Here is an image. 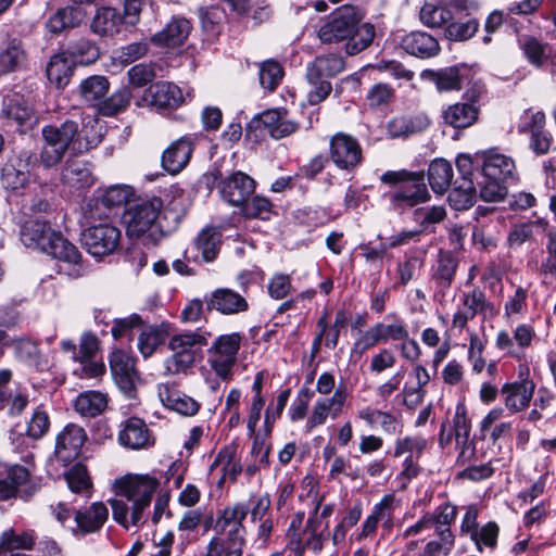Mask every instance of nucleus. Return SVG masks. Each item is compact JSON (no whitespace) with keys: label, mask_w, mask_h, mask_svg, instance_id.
<instances>
[{"label":"nucleus","mask_w":556,"mask_h":556,"mask_svg":"<svg viewBox=\"0 0 556 556\" xmlns=\"http://www.w3.org/2000/svg\"><path fill=\"white\" fill-rule=\"evenodd\" d=\"M65 480L70 490L74 493H80L91 486L87 468L81 464L74 465L65 473Z\"/></svg>","instance_id":"338daca9"},{"label":"nucleus","mask_w":556,"mask_h":556,"mask_svg":"<svg viewBox=\"0 0 556 556\" xmlns=\"http://www.w3.org/2000/svg\"><path fill=\"white\" fill-rule=\"evenodd\" d=\"M380 180L390 186H400L386 194L394 211L403 213L430 200V193L425 184L424 173H414L406 169L388 170Z\"/></svg>","instance_id":"39448f33"},{"label":"nucleus","mask_w":556,"mask_h":556,"mask_svg":"<svg viewBox=\"0 0 556 556\" xmlns=\"http://www.w3.org/2000/svg\"><path fill=\"white\" fill-rule=\"evenodd\" d=\"M166 331L159 327H148L138 337V349L143 357H150L166 340Z\"/></svg>","instance_id":"3c124183"},{"label":"nucleus","mask_w":556,"mask_h":556,"mask_svg":"<svg viewBox=\"0 0 556 556\" xmlns=\"http://www.w3.org/2000/svg\"><path fill=\"white\" fill-rule=\"evenodd\" d=\"M520 49L527 60L534 66L540 67L547 60V46L533 37H525L519 40Z\"/></svg>","instance_id":"5fc2aeb1"},{"label":"nucleus","mask_w":556,"mask_h":556,"mask_svg":"<svg viewBox=\"0 0 556 556\" xmlns=\"http://www.w3.org/2000/svg\"><path fill=\"white\" fill-rule=\"evenodd\" d=\"M21 240L25 247L39 250L68 265L70 277L84 275L85 267L78 249L53 230L47 222L39 218L25 220L21 228Z\"/></svg>","instance_id":"f03ea898"},{"label":"nucleus","mask_w":556,"mask_h":556,"mask_svg":"<svg viewBox=\"0 0 556 556\" xmlns=\"http://www.w3.org/2000/svg\"><path fill=\"white\" fill-rule=\"evenodd\" d=\"M430 78L440 91L458 90L462 88V78L456 67L430 72Z\"/></svg>","instance_id":"680f3d73"},{"label":"nucleus","mask_w":556,"mask_h":556,"mask_svg":"<svg viewBox=\"0 0 556 556\" xmlns=\"http://www.w3.org/2000/svg\"><path fill=\"white\" fill-rule=\"evenodd\" d=\"M402 49L416 58L429 59L439 54L441 48L435 37L426 31H410L401 40Z\"/></svg>","instance_id":"393cba45"},{"label":"nucleus","mask_w":556,"mask_h":556,"mask_svg":"<svg viewBox=\"0 0 556 556\" xmlns=\"http://www.w3.org/2000/svg\"><path fill=\"white\" fill-rule=\"evenodd\" d=\"M106 396L98 391H87L79 394L75 401V409L81 416L94 417L106 407Z\"/></svg>","instance_id":"a18cd8bd"},{"label":"nucleus","mask_w":556,"mask_h":556,"mask_svg":"<svg viewBox=\"0 0 556 556\" xmlns=\"http://www.w3.org/2000/svg\"><path fill=\"white\" fill-rule=\"evenodd\" d=\"M349 392L344 384H340L330 397H323L316 401L312 414L306 421L305 432L311 433L317 426L324 425L330 416L336 419L343 412Z\"/></svg>","instance_id":"f3484780"},{"label":"nucleus","mask_w":556,"mask_h":556,"mask_svg":"<svg viewBox=\"0 0 556 556\" xmlns=\"http://www.w3.org/2000/svg\"><path fill=\"white\" fill-rule=\"evenodd\" d=\"M434 539L426 544V548L437 552L441 555H448L455 545V535L451 528L432 527Z\"/></svg>","instance_id":"13d9d810"},{"label":"nucleus","mask_w":556,"mask_h":556,"mask_svg":"<svg viewBox=\"0 0 556 556\" xmlns=\"http://www.w3.org/2000/svg\"><path fill=\"white\" fill-rule=\"evenodd\" d=\"M329 159L337 168L352 172L362 164L363 150L355 137L340 131L329 140Z\"/></svg>","instance_id":"ddd939ff"},{"label":"nucleus","mask_w":556,"mask_h":556,"mask_svg":"<svg viewBox=\"0 0 556 556\" xmlns=\"http://www.w3.org/2000/svg\"><path fill=\"white\" fill-rule=\"evenodd\" d=\"M394 501L393 494L384 495L374 506L370 515L363 522L361 531L351 535V541L362 542L367 538H371L376 533L379 522H382L383 527L390 528L392 525Z\"/></svg>","instance_id":"aec40b11"},{"label":"nucleus","mask_w":556,"mask_h":556,"mask_svg":"<svg viewBox=\"0 0 556 556\" xmlns=\"http://www.w3.org/2000/svg\"><path fill=\"white\" fill-rule=\"evenodd\" d=\"M359 20L361 15L356 8L343 5L320 26L318 37L324 43L346 40V53L355 55L370 46L376 34L374 25L359 24Z\"/></svg>","instance_id":"7ed1b4c3"},{"label":"nucleus","mask_w":556,"mask_h":556,"mask_svg":"<svg viewBox=\"0 0 556 556\" xmlns=\"http://www.w3.org/2000/svg\"><path fill=\"white\" fill-rule=\"evenodd\" d=\"M240 343L239 333L223 334L214 343V358L211 359V366L223 380H229L231 377Z\"/></svg>","instance_id":"4468645a"},{"label":"nucleus","mask_w":556,"mask_h":556,"mask_svg":"<svg viewBox=\"0 0 556 556\" xmlns=\"http://www.w3.org/2000/svg\"><path fill=\"white\" fill-rule=\"evenodd\" d=\"M249 513L244 504L225 508L214 526L216 535L211 540V556H242L245 544L243 519Z\"/></svg>","instance_id":"20e7f679"},{"label":"nucleus","mask_w":556,"mask_h":556,"mask_svg":"<svg viewBox=\"0 0 556 556\" xmlns=\"http://www.w3.org/2000/svg\"><path fill=\"white\" fill-rule=\"evenodd\" d=\"M479 29L476 18L467 22H450L445 27V37L453 41H466L473 37Z\"/></svg>","instance_id":"bf43d9fd"},{"label":"nucleus","mask_w":556,"mask_h":556,"mask_svg":"<svg viewBox=\"0 0 556 556\" xmlns=\"http://www.w3.org/2000/svg\"><path fill=\"white\" fill-rule=\"evenodd\" d=\"M426 446L427 440L420 435H407L404 438H399L394 442L393 456L400 457L406 453H409V455L419 458Z\"/></svg>","instance_id":"0e129e2a"},{"label":"nucleus","mask_w":556,"mask_h":556,"mask_svg":"<svg viewBox=\"0 0 556 556\" xmlns=\"http://www.w3.org/2000/svg\"><path fill=\"white\" fill-rule=\"evenodd\" d=\"M13 351L15 358L29 367L43 369L48 365L38 343L27 337H15Z\"/></svg>","instance_id":"72a5a7b5"},{"label":"nucleus","mask_w":556,"mask_h":556,"mask_svg":"<svg viewBox=\"0 0 556 556\" xmlns=\"http://www.w3.org/2000/svg\"><path fill=\"white\" fill-rule=\"evenodd\" d=\"M453 20L443 0H425L419 10V21L428 28H442Z\"/></svg>","instance_id":"473e14b6"},{"label":"nucleus","mask_w":556,"mask_h":556,"mask_svg":"<svg viewBox=\"0 0 556 556\" xmlns=\"http://www.w3.org/2000/svg\"><path fill=\"white\" fill-rule=\"evenodd\" d=\"M62 182L72 190H83L93 184V175L88 162L70 159L61 173Z\"/></svg>","instance_id":"bb28decb"},{"label":"nucleus","mask_w":556,"mask_h":556,"mask_svg":"<svg viewBox=\"0 0 556 556\" xmlns=\"http://www.w3.org/2000/svg\"><path fill=\"white\" fill-rule=\"evenodd\" d=\"M462 302L464 309H459L453 315L452 324L455 328L464 329L467 323L477 315H482L485 318L496 314L494 305L488 301L485 293L479 288L464 293Z\"/></svg>","instance_id":"2eb2a0df"},{"label":"nucleus","mask_w":556,"mask_h":556,"mask_svg":"<svg viewBox=\"0 0 556 556\" xmlns=\"http://www.w3.org/2000/svg\"><path fill=\"white\" fill-rule=\"evenodd\" d=\"M285 75L281 64L274 60L264 61L260 66V83L261 85L273 91L281 83Z\"/></svg>","instance_id":"4d7b16f0"},{"label":"nucleus","mask_w":556,"mask_h":556,"mask_svg":"<svg viewBox=\"0 0 556 556\" xmlns=\"http://www.w3.org/2000/svg\"><path fill=\"white\" fill-rule=\"evenodd\" d=\"M148 92L151 96V104L159 109H176L184 102L181 89L172 83H156Z\"/></svg>","instance_id":"c9c22d12"},{"label":"nucleus","mask_w":556,"mask_h":556,"mask_svg":"<svg viewBox=\"0 0 556 556\" xmlns=\"http://www.w3.org/2000/svg\"><path fill=\"white\" fill-rule=\"evenodd\" d=\"M78 134V123L73 119H66L59 126H45L42 128L43 143L40 151V164L45 168L56 166Z\"/></svg>","instance_id":"0eeeda50"},{"label":"nucleus","mask_w":556,"mask_h":556,"mask_svg":"<svg viewBox=\"0 0 556 556\" xmlns=\"http://www.w3.org/2000/svg\"><path fill=\"white\" fill-rule=\"evenodd\" d=\"M235 454L236 450L232 446H227L222 450L213 465H211V470L220 467L222 471L226 472L231 481H235L237 476L241 472V465L235 459Z\"/></svg>","instance_id":"e2e57ef3"},{"label":"nucleus","mask_w":556,"mask_h":556,"mask_svg":"<svg viewBox=\"0 0 556 556\" xmlns=\"http://www.w3.org/2000/svg\"><path fill=\"white\" fill-rule=\"evenodd\" d=\"M159 485L149 475H126L114 481L115 497L109 501L113 519L122 527H139Z\"/></svg>","instance_id":"f257e3e1"},{"label":"nucleus","mask_w":556,"mask_h":556,"mask_svg":"<svg viewBox=\"0 0 556 556\" xmlns=\"http://www.w3.org/2000/svg\"><path fill=\"white\" fill-rule=\"evenodd\" d=\"M453 167L450 162L443 159L434 160L428 168V180L433 192L442 194L451 186Z\"/></svg>","instance_id":"a19ab883"},{"label":"nucleus","mask_w":556,"mask_h":556,"mask_svg":"<svg viewBox=\"0 0 556 556\" xmlns=\"http://www.w3.org/2000/svg\"><path fill=\"white\" fill-rule=\"evenodd\" d=\"M515 168L511 157L495 152H482L481 177L506 181L513 178Z\"/></svg>","instance_id":"cd10ccee"},{"label":"nucleus","mask_w":556,"mask_h":556,"mask_svg":"<svg viewBox=\"0 0 556 556\" xmlns=\"http://www.w3.org/2000/svg\"><path fill=\"white\" fill-rule=\"evenodd\" d=\"M457 269V261L450 253H441L432 279L438 288L446 290L451 287Z\"/></svg>","instance_id":"de8ad7c7"},{"label":"nucleus","mask_w":556,"mask_h":556,"mask_svg":"<svg viewBox=\"0 0 556 556\" xmlns=\"http://www.w3.org/2000/svg\"><path fill=\"white\" fill-rule=\"evenodd\" d=\"M191 26L188 20L173 18L161 31L152 37V42L157 46L176 47L184 43L190 33Z\"/></svg>","instance_id":"f704fd0d"},{"label":"nucleus","mask_w":556,"mask_h":556,"mask_svg":"<svg viewBox=\"0 0 556 556\" xmlns=\"http://www.w3.org/2000/svg\"><path fill=\"white\" fill-rule=\"evenodd\" d=\"M478 185L480 186V199L484 202L498 203L504 201L507 195V187L503 180L482 177Z\"/></svg>","instance_id":"6e6d98bb"},{"label":"nucleus","mask_w":556,"mask_h":556,"mask_svg":"<svg viewBox=\"0 0 556 556\" xmlns=\"http://www.w3.org/2000/svg\"><path fill=\"white\" fill-rule=\"evenodd\" d=\"M131 98L132 93L129 87H122L101 102L100 111L103 115L113 116L126 110Z\"/></svg>","instance_id":"864d4df0"},{"label":"nucleus","mask_w":556,"mask_h":556,"mask_svg":"<svg viewBox=\"0 0 556 556\" xmlns=\"http://www.w3.org/2000/svg\"><path fill=\"white\" fill-rule=\"evenodd\" d=\"M2 115L16 130L31 127L35 117L31 108L20 94L8 96L3 101Z\"/></svg>","instance_id":"b1692460"},{"label":"nucleus","mask_w":556,"mask_h":556,"mask_svg":"<svg viewBox=\"0 0 556 556\" xmlns=\"http://www.w3.org/2000/svg\"><path fill=\"white\" fill-rule=\"evenodd\" d=\"M211 308L224 315H235L247 312L248 301L231 289L222 288L211 294Z\"/></svg>","instance_id":"2f4dec72"},{"label":"nucleus","mask_w":556,"mask_h":556,"mask_svg":"<svg viewBox=\"0 0 556 556\" xmlns=\"http://www.w3.org/2000/svg\"><path fill=\"white\" fill-rule=\"evenodd\" d=\"M386 319L391 320V323H377L376 327L380 333L382 342L389 341H401L402 339L407 338L408 328L403 318L397 316L395 313H390L387 315Z\"/></svg>","instance_id":"8fccbe9b"},{"label":"nucleus","mask_w":556,"mask_h":556,"mask_svg":"<svg viewBox=\"0 0 556 556\" xmlns=\"http://www.w3.org/2000/svg\"><path fill=\"white\" fill-rule=\"evenodd\" d=\"M192 151L190 138L181 137L177 139L163 152V168L172 175L180 173L189 163Z\"/></svg>","instance_id":"a878e982"},{"label":"nucleus","mask_w":556,"mask_h":556,"mask_svg":"<svg viewBox=\"0 0 556 556\" xmlns=\"http://www.w3.org/2000/svg\"><path fill=\"white\" fill-rule=\"evenodd\" d=\"M206 338L195 332H186L174 336L169 341V349L174 354L164 362L166 375H176L184 371L195 362L197 345L204 346Z\"/></svg>","instance_id":"1a4fd4ad"},{"label":"nucleus","mask_w":556,"mask_h":556,"mask_svg":"<svg viewBox=\"0 0 556 556\" xmlns=\"http://www.w3.org/2000/svg\"><path fill=\"white\" fill-rule=\"evenodd\" d=\"M110 89V81L105 76L93 75L84 79L79 85L80 97L89 103L103 101Z\"/></svg>","instance_id":"c03bdc74"},{"label":"nucleus","mask_w":556,"mask_h":556,"mask_svg":"<svg viewBox=\"0 0 556 556\" xmlns=\"http://www.w3.org/2000/svg\"><path fill=\"white\" fill-rule=\"evenodd\" d=\"M427 124L426 118L396 116L388 122L386 129L389 138L396 139L420 131Z\"/></svg>","instance_id":"37998d69"},{"label":"nucleus","mask_w":556,"mask_h":556,"mask_svg":"<svg viewBox=\"0 0 556 556\" xmlns=\"http://www.w3.org/2000/svg\"><path fill=\"white\" fill-rule=\"evenodd\" d=\"M344 68V60L337 54L319 55L307 65L306 78L311 85L307 92V101L316 105L324 101L331 92V84L326 79L341 73Z\"/></svg>","instance_id":"6e6552de"},{"label":"nucleus","mask_w":556,"mask_h":556,"mask_svg":"<svg viewBox=\"0 0 556 556\" xmlns=\"http://www.w3.org/2000/svg\"><path fill=\"white\" fill-rule=\"evenodd\" d=\"M27 53L21 40L12 39L0 52V74L17 71L25 65Z\"/></svg>","instance_id":"ea45409f"},{"label":"nucleus","mask_w":556,"mask_h":556,"mask_svg":"<svg viewBox=\"0 0 556 556\" xmlns=\"http://www.w3.org/2000/svg\"><path fill=\"white\" fill-rule=\"evenodd\" d=\"M475 197L476 189L472 179H464L450 191L447 201L454 210L463 211L472 206Z\"/></svg>","instance_id":"09e8293b"},{"label":"nucleus","mask_w":556,"mask_h":556,"mask_svg":"<svg viewBox=\"0 0 556 556\" xmlns=\"http://www.w3.org/2000/svg\"><path fill=\"white\" fill-rule=\"evenodd\" d=\"M109 518V509L102 502H94L89 506L77 509L74 514L75 527L72 533L85 536L99 532Z\"/></svg>","instance_id":"6ab92c4d"},{"label":"nucleus","mask_w":556,"mask_h":556,"mask_svg":"<svg viewBox=\"0 0 556 556\" xmlns=\"http://www.w3.org/2000/svg\"><path fill=\"white\" fill-rule=\"evenodd\" d=\"M132 194V189L129 186L113 185L103 191L98 198L97 204H101L108 208L122 206L129 201Z\"/></svg>","instance_id":"603ef678"},{"label":"nucleus","mask_w":556,"mask_h":556,"mask_svg":"<svg viewBox=\"0 0 556 556\" xmlns=\"http://www.w3.org/2000/svg\"><path fill=\"white\" fill-rule=\"evenodd\" d=\"M118 441L130 450L147 448L154 444L152 432L147 424L138 417H130L124 422L118 433Z\"/></svg>","instance_id":"4be33fe9"},{"label":"nucleus","mask_w":556,"mask_h":556,"mask_svg":"<svg viewBox=\"0 0 556 556\" xmlns=\"http://www.w3.org/2000/svg\"><path fill=\"white\" fill-rule=\"evenodd\" d=\"M121 237V230L116 226L104 223L86 228L81 232L80 241L90 255L101 258L117 249Z\"/></svg>","instance_id":"9b49d317"},{"label":"nucleus","mask_w":556,"mask_h":556,"mask_svg":"<svg viewBox=\"0 0 556 556\" xmlns=\"http://www.w3.org/2000/svg\"><path fill=\"white\" fill-rule=\"evenodd\" d=\"M128 81L131 86L140 88L151 83L156 76L155 64L140 63L128 70Z\"/></svg>","instance_id":"774afa93"},{"label":"nucleus","mask_w":556,"mask_h":556,"mask_svg":"<svg viewBox=\"0 0 556 556\" xmlns=\"http://www.w3.org/2000/svg\"><path fill=\"white\" fill-rule=\"evenodd\" d=\"M85 430L77 425H67L58 435L55 456L63 464L76 458L86 441Z\"/></svg>","instance_id":"412c9836"},{"label":"nucleus","mask_w":556,"mask_h":556,"mask_svg":"<svg viewBox=\"0 0 556 556\" xmlns=\"http://www.w3.org/2000/svg\"><path fill=\"white\" fill-rule=\"evenodd\" d=\"M75 65H89L94 63L100 56V50L97 45L89 39H79L71 42L64 50Z\"/></svg>","instance_id":"79ce46f5"},{"label":"nucleus","mask_w":556,"mask_h":556,"mask_svg":"<svg viewBox=\"0 0 556 556\" xmlns=\"http://www.w3.org/2000/svg\"><path fill=\"white\" fill-rule=\"evenodd\" d=\"M125 24L122 14L112 7H99L96 9L90 27L99 36H114L121 31Z\"/></svg>","instance_id":"c756f323"},{"label":"nucleus","mask_w":556,"mask_h":556,"mask_svg":"<svg viewBox=\"0 0 556 556\" xmlns=\"http://www.w3.org/2000/svg\"><path fill=\"white\" fill-rule=\"evenodd\" d=\"M479 109L472 103L459 102L448 105L442 114L446 125L454 128H467L476 123Z\"/></svg>","instance_id":"4c0bfd02"},{"label":"nucleus","mask_w":556,"mask_h":556,"mask_svg":"<svg viewBox=\"0 0 556 556\" xmlns=\"http://www.w3.org/2000/svg\"><path fill=\"white\" fill-rule=\"evenodd\" d=\"M159 397L163 405L181 415H193L198 412V403L189 396L180 394L168 384L159 386Z\"/></svg>","instance_id":"e433bc0d"},{"label":"nucleus","mask_w":556,"mask_h":556,"mask_svg":"<svg viewBox=\"0 0 556 556\" xmlns=\"http://www.w3.org/2000/svg\"><path fill=\"white\" fill-rule=\"evenodd\" d=\"M501 394L505 408L510 414L521 413L527 409L533 399L535 389L532 386L506 382L501 388Z\"/></svg>","instance_id":"c85d7f7f"},{"label":"nucleus","mask_w":556,"mask_h":556,"mask_svg":"<svg viewBox=\"0 0 556 556\" xmlns=\"http://www.w3.org/2000/svg\"><path fill=\"white\" fill-rule=\"evenodd\" d=\"M162 206L163 201L160 198L141 201L130 206L124 215L126 235L130 239H141L144 244H155L161 239L156 220Z\"/></svg>","instance_id":"423d86ee"},{"label":"nucleus","mask_w":556,"mask_h":556,"mask_svg":"<svg viewBox=\"0 0 556 556\" xmlns=\"http://www.w3.org/2000/svg\"><path fill=\"white\" fill-rule=\"evenodd\" d=\"M504 414V408L494 407L492 408L480 422V432L485 438V432L490 430V440L495 444L498 440L505 439L510 435L513 430V424L510 421H498Z\"/></svg>","instance_id":"58836bf2"},{"label":"nucleus","mask_w":556,"mask_h":556,"mask_svg":"<svg viewBox=\"0 0 556 556\" xmlns=\"http://www.w3.org/2000/svg\"><path fill=\"white\" fill-rule=\"evenodd\" d=\"M546 116L543 111H533L528 109L523 111L519 118L518 131L520 134L532 135L545 128Z\"/></svg>","instance_id":"69168bd1"},{"label":"nucleus","mask_w":556,"mask_h":556,"mask_svg":"<svg viewBox=\"0 0 556 556\" xmlns=\"http://www.w3.org/2000/svg\"><path fill=\"white\" fill-rule=\"evenodd\" d=\"M35 539L33 530L16 533L13 529H8L0 536V553L29 551L35 545Z\"/></svg>","instance_id":"49530a36"},{"label":"nucleus","mask_w":556,"mask_h":556,"mask_svg":"<svg viewBox=\"0 0 556 556\" xmlns=\"http://www.w3.org/2000/svg\"><path fill=\"white\" fill-rule=\"evenodd\" d=\"M110 368L118 389L128 397H132L139 379L134 358L128 353L116 350L110 355Z\"/></svg>","instance_id":"a211bd4d"},{"label":"nucleus","mask_w":556,"mask_h":556,"mask_svg":"<svg viewBox=\"0 0 556 556\" xmlns=\"http://www.w3.org/2000/svg\"><path fill=\"white\" fill-rule=\"evenodd\" d=\"M319 508L320 501H317L303 529L302 534L304 539H302L301 533H294L292 535V545H294L292 552L294 556H303L306 548L314 553H319L324 548V544L330 535L328 532L329 521H325L324 525L320 522V518L318 517Z\"/></svg>","instance_id":"f8f14e48"},{"label":"nucleus","mask_w":556,"mask_h":556,"mask_svg":"<svg viewBox=\"0 0 556 556\" xmlns=\"http://www.w3.org/2000/svg\"><path fill=\"white\" fill-rule=\"evenodd\" d=\"M37 159L31 151L23 150L3 166L1 181L4 188L17 190L26 186Z\"/></svg>","instance_id":"dca6fc26"},{"label":"nucleus","mask_w":556,"mask_h":556,"mask_svg":"<svg viewBox=\"0 0 556 556\" xmlns=\"http://www.w3.org/2000/svg\"><path fill=\"white\" fill-rule=\"evenodd\" d=\"M498 532V526L490 521L473 532L470 540L475 543L477 551L481 553L484 547L491 549L496 547Z\"/></svg>","instance_id":"052dcab7"},{"label":"nucleus","mask_w":556,"mask_h":556,"mask_svg":"<svg viewBox=\"0 0 556 556\" xmlns=\"http://www.w3.org/2000/svg\"><path fill=\"white\" fill-rule=\"evenodd\" d=\"M75 64L64 50L53 54L46 68L47 77L56 88H64L73 76Z\"/></svg>","instance_id":"7c9ffc66"},{"label":"nucleus","mask_w":556,"mask_h":556,"mask_svg":"<svg viewBox=\"0 0 556 556\" xmlns=\"http://www.w3.org/2000/svg\"><path fill=\"white\" fill-rule=\"evenodd\" d=\"M214 184L220 194V198L233 206H241L254 193L255 180L243 172H235L227 177H223L222 172L211 173Z\"/></svg>","instance_id":"9d476101"},{"label":"nucleus","mask_w":556,"mask_h":556,"mask_svg":"<svg viewBox=\"0 0 556 556\" xmlns=\"http://www.w3.org/2000/svg\"><path fill=\"white\" fill-rule=\"evenodd\" d=\"M535 337L534 329L527 325H518L510 336L506 330H501L496 334L495 346L500 351H506L511 356H519V351L528 349Z\"/></svg>","instance_id":"5701e85b"}]
</instances>
